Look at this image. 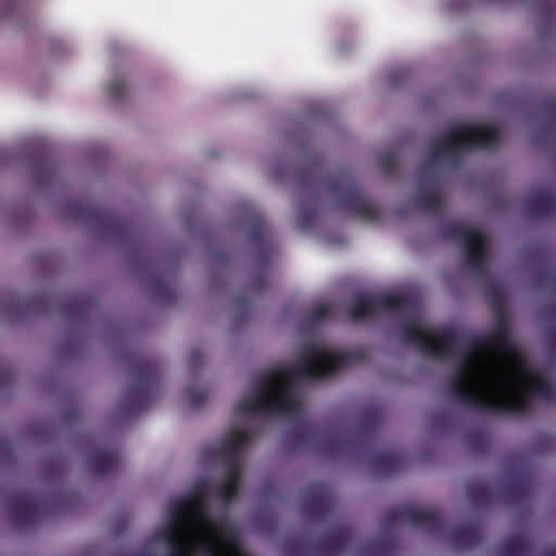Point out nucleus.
<instances>
[{"label":"nucleus","instance_id":"obj_1","mask_svg":"<svg viewBox=\"0 0 556 556\" xmlns=\"http://www.w3.org/2000/svg\"><path fill=\"white\" fill-rule=\"evenodd\" d=\"M448 392L458 402L518 412L531 395L545 392V382L515 344L489 336L463 352Z\"/></svg>","mask_w":556,"mask_h":556},{"label":"nucleus","instance_id":"obj_4","mask_svg":"<svg viewBox=\"0 0 556 556\" xmlns=\"http://www.w3.org/2000/svg\"><path fill=\"white\" fill-rule=\"evenodd\" d=\"M500 137L498 130L490 124L471 123L452 128L431 142L430 151L439 156L462 149L488 147Z\"/></svg>","mask_w":556,"mask_h":556},{"label":"nucleus","instance_id":"obj_3","mask_svg":"<svg viewBox=\"0 0 556 556\" xmlns=\"http://www.w3.org/2000/svg\"><path fill=\"white\" fill-rule=\"evenodd\" d=\"M341 363L340 354L332 348L313 344L301 353L294 368H282L270 372L254 392L236 406L238 416L258 412H287L298 405L293 392L295 377H321L333 371Z\"/></svg>","mask_w":556,"mask_h":556},{"label":"nucleus","instance_id":"obj_2","mask_svg":"<svg viewBox=\"0 0 556 556\" xmlns=\"http://www.w3.org/2000/svg\"><path fill=\"white\" fill-rule=\"evenodd\" d=\"M204 494L195 491L172 504L153 539L166 543L170 556H251L242 547L236 528L206 513Z\"/></svg>","mask_w":556,"mask_h":556},{"label":"nucleus","instance_id":"obj_10","mask_svg":"<svg viewBox=\"0 0 556 556\" xmlns=\"http://www.w3.org/2000/svg\"><path fill=\"white\" fill-rule=\"evenodd\" d=\"M371 311L372 303L366 298H361L355 302L352 308V314L356 318H362L368 316Z\"/></svg>","mask_w":556,"mask_h":556},{"label":"nucleus","instance_id":"obj_8","mask_svg":"<svg viewBox=\"0 0 556 556\" xmlns=\"http://www.w3.org/2000/svg\"><path fill=\"white\" fill-rule=\"evenodd\" d=\"M238 482H239V466L238 465L230 466L227 471V475L219 488V491H218L219 496L225 501L230 500L236 494V492L238 490Z\"/></svg>","mask_w":556,"mask_h":556},{"label":"nucleus","instance_id":"obj_9","mask_svg":"<svg viewBox=\"0 0 556 556\" xmlns=\"http://www.w3.org/2000/svg\"><path fill=\"white\" fill-rule=\"evenodd\" d=\"M127 91V83L123 78H113L106 85V92L111 98H119Z\"/></svg>","mask_w":556,"mask_h":556},{"label":"nucleus","instance_id":"obj_5","mask_svg":"<svg viewBox=\"0 0 556 556\" xmlns=\"http://www.w3.org/2000/svg\"><path fill=\"white\" fill-rule=\"evenodd\" d=\"M407 339L417 343L425 350L435 355L443 353L448 340L444 333L431 330L422 324H412L407 327Z\"/></svg>","mask_w":556,"mask_h":556},{"label":"nucleus","instance_id":"obj_7","mask_svg":"<svg viewBox=\"0 0 556 556\" xmlns=\"http://www.w3.org/2000/svg\"><path fill=\"white\" fill-rule=\"evenodd\" d=\"M465 250L473 264H477L485 250V241L480 230L468 228L463 235Z\"/></svg>","mask_w":556,"mask_h":556},{"label":"nucleus","instance_id":"obj_6","mask_svg":"<svg viewBox=\"0 0 556 556\" xmlns=\"http://www.w3.org/2000/svg\"><path fill=\"white\" fill-rule=\"evenodd\" d=\"M248 440V433L242 430H231L225 438L216 443H213L205 450L206 457L213 455H227L237 451Z\"/></svg>","mask_w":556,"mask_h":556}]
</instances>
